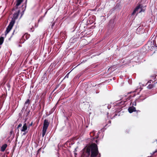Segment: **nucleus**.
<instances>
[{"instance_id": "f257e3e1", "label": "nucleus", "mask_w": 157, "mask_h": 157, "mask_svg": "<svg viewBox=\"0 0 157 157\" xmlns=\"http://www.w3.org/2000/svg\"><path fill=\"white\" fill-rule=\"evenodd\" d=\"M82 151L83 156L86 157H100L97 145L95 144L86 146Z\"/></svg>"}, {"instance_id": "f03ea898", "label": "nucleus", "mask_w": 157, "mask_h": 157, "mask_svg": "<svg viewBox=\"0 0 157 157\" xmlns=\"http://www.w3.org/2000/svg\"><path fill=\"white\" fill-rule=\"evenodd\" d=\"M20 12V10H19L17 11V12L13 14V17L12 18L11 21L10 22L9 25L6 28V30L5 32L6 35L12 29L14 25L15 22L16 20L18 18V16Z\"/></svg>"}, {"instance_id": "7ed1b4c3", "label": "nucleus", "mask_w": 157, "mask_h": 157, "mask_svg": "<svg viewBox=\"0 0 157 157\" xmlns=\"http://www.w3.org/2000/svg\"><path fill=\"white\" fill-rule=\"evenodd\" d=\"M24 0H16V4L15 6V8L16 9H17L18 8V7L20 5V4L23 2ZM27 0H26L25 2V5H23L22 6L21 8V10L22 11L21 15L23 14L24 11L25 10L26 6V3L27 2Z\"/></svg>"}, {"instance_id": "20e7f679", "label": "nucleus", "mask_w": 157, "mask_h": 157, "mask_svg": "<svg viewBox=\"0 0 157 157\" xmlns=\"http://www.w3.org/2000/svg\"><path fill=\"white\" fill-rule=\"evenodd\" d=\"M135 94H134L133 96L129 95L127 97V98H126V95H124L122 98V99L123 100L121 102H117L116 104L118 105H123L124 104L125 102L127 101V100H130L132 98L135 97Z\"/></svg>"}, {"instance_id": "39448f33", "label": "nucleus", "mask_w": 157, "mask_h": 157, "mask_svg": "<svg viewBox=\"0 0 157 157\" xmlns=\"http://www.w3.org/2000/svg\"><path fill=\"white\" fill-rule=\"evenodd\" d=\"M146 98V97H145L144 98H143V99H140L139 100L138 99H136V100L133 102H132V101H131V100H130L131 101V106H136V101H138V102H140L143 101L144 100L145 98Z\"/></svg>"}, {"instance_id": "423d86ee", "label": "nucleus", "mask_w": 157, "mask_h": 157, "mask_svg": "<svg viewBox=\"0 0 157 157\" xmlns=\"http://www.w3.org/2000/svg\"><path fill=\"white\" fill-rule=\"evenodd\" d=\"M114 26V19H111L110 20L109 23L108 27L109 28V29L111 30L113 29Z\"/></svg>"}, {"instance_id": "0eeeda50", "label": "nucleus", "mask_w": 157, "mask_h": 157, "mask_svg": "<svg viewBox=\"0 0 157 157\" xmlns=\"http://www.w3.org/2000/svg\"><path fill=\"white\" fill-rule=\"evenodd\" d=\"M49 125V123L48 122V120L46 119H45L44 122L43 129L47 130Z\"/></svg>"}, {"instance_id": "6e6552de", "label": "nucleus", "mask_w": 157, "mask_h": 157, "mask_svg": "<svg viewBox=\"0 0 157 157\" xmlns=\"http://www.w3.org/2000/svg\"><path fill=\"white\" fill-rule=\"evenodd\" d=\"M30 104V101L29 99H27L25 103L24 107L25 108V110H27Z\"/></svg>"}, {"instance_id": "1a4fd4ad", "label": "nucleus", "mask_w": 157, "mask_h": 157, "mask_svg": "<svg viewBox=\"0 0 157 157\" xmlns=\"http://www.w3.org/2000/svg\"><path fill=\"white\" fill-rule=\"evenodd\" d=\"M100 131H99L98 132V133H97V135H96L95 136V131H94L93 132H92L90 133V135L91 136H92V137L94 136L93 139H95V138L97 139L98 137V134L99 133H100Z\"/></svg>"}, {"instance_id": "9d476101", "label": "nucleus", "mask_w": 157, "mask_h": 157, "mask_svg": "<svg viewBox=\"0 0 157 157\" xmlns=\"http://www.w3.org/2000/svg\"><path fill=\"white\" fill-rule=\"evenodd\" d=\"M128 111L130 113H132L133 112H135L136 111V108L133 106L129 107L128 109Z\"/></svg>"}, {"instance_id": "9b49d317", "label": "nucleus", "mask_w": 157, "mask_h": 157, "mask_svg": "<svg viewBox=\"0 0 157 157\" xmlns=\"http://www.w3.org/2000/svg\"><path fill=\"white\" fill-rule=\"evenodd\" d=\"M140 5H139L137 6L135 8V9L133 10V12L132 13L131 15H134L135 13L136 12V11H137L138 10L140 9Z\"/></svg>"}, {"instance_id": "f8f14e48", "label": "nucleus", "mask_w": 157, "mask_h": 157, "mask_svg": "<svg viewBox=\"0 0 157 157\" xmlns=\"http://www.w3.org/2000/svg\"><path fill=\"white\" fill-rule=\"evenodd\" d=\"M151 46L150 47H151V48L152 49V47L153 48L154 46L157 47V44H156L155 41L153 40L150 43Z\"/></svg>"}, {"instance_id": "ddd939ff", "label": "nucleus", "mask_w": 157, "mask_h": 157, "mask_svg": "<svg viewBox=\"0 0 157 157\" xmlns=\"http://www.w3.org/2000/svg\"><path fill=\"white\" fill-rule=\"evenodd\" d=\"M7 146V145L6 144H4L1 147V151L4 152Z\"/></svg>"}, {"instance_id": "4468645a", "label": "nucleus", "mask_w": 157, "mask_h": 157, "mask_svg": "<svg viewBox=\"0 0 157 157\" xmlns=\"http://www.w3.org/2000/svg\"><path fill=\"white\" fill-rule=\"evenodd\" d=\"M27 128V127L26 123H25L22 128V129H21V131L22 132H25Z\"/></svg>"}, {"instance_id": "2eb2a0df", "label": "nucleus", "mask_w": 157, "mask_h": 157, "mask_svg": "<svg viewBox=\"0 0 157 157\" xmlns=\"http://www.w3.org/2000/svg\"><path fill=\"white\" fill-rule=\"evenodd\" d=\"M22 126V124H19V125H18L17 128L16 129H15V132H17V134H18V132H19V130L18 129V128H20V127H21Z\"/></svg>"}, {"instance_id": "dca6fc26", "label": "nucleus", "mask_w": 157, "mask_h": 157, "mask_svg": "<svg viewBox=\"0 0 157 157\" xmlns=\"http://www.w3.org/2000/svg\"><path fill=\"white\" fill-rule=\"evenodd\" d=\"M4 38L3 37H0V45H2L4 41Z\"/></svg>"}, {"instance_id": "f3484780", "label": "nucleus", "mask_w": 157, "mask_h": 157, "mask_svg": "<svg viewBox=\"0 0 157 157\" xmlns=\"http://www.w3.org/2000/svg\"><path fill=\"white\" fill-rule=\"evenodd\" d=\"M105 108H107L108 109H109L111 107V105L109 104H105L104 105Z\"/></svg>"}, {"instance_id": "a211bd4d", "label": "nucleus", "mask_w": 157, "mask_h": 157, "mask_svg": "<svg viewBox=\"0 0 157 157\" xmlns=\"http://www.w3.org/2000/svg\"><path fill=\"white\" fill-rule=\"evenodd\" d=\"M154 86V85L150 84L147 86V87L149 89H151Z\"/></svg>"}, {"instance_id": "6ab92c4d", "label": "nucleus", "mask_w": 157, "mask_h": 157, "mask_svg": "<svg viewBox=\"0 0 157 157\" xmlns=\"http://www.w3.org/2000/svg\"><path fill=\"white\" fill-rule=\"evenodd\" d=\"M46 131L47 130L42 129V136L43 137H44V136L45 135Z\"/></svg>"}, {"instance_id": "aec40b11", "label": "nucleus", "mask_w": 157, "mask_h": 157, "mask_svg": "<svg viewBox=\"0 0 157 157\" xmlns=\"http://www.w3.org/2000/svg\"><path fill=\"white\" fill-rule=\"evenodd\" d=\"M23 37L24 38L25 37L26 40L28 39V38L29 37V35L28 34H25L24 36Z\"/></svg>"}, {"instance_id": "412c9836", "label": "nucleus", "mask_w": 157, "mask_h": 157, "mask_svg": "<svg viewBox=\"0 0 157 157\" xmlns=\"http://www.w3.org/2000/svg\"><path fill=\"white\" fill-rule=\"evenodd\" d=\"M25 111H26L27 112V115H28L30 112V111L29 110V109H27V110H25Z\"/></svg>"}, {"instance_id": "4be33fe9", "label": "nucleus", "mask_w": 157, "mask_h": 157, "mask_svg": "<svg viewBox=\"0 0 157 157\" xmlns=\"http://www.w3.org/2000/svg\"><path fill=\"white\" fill-rule=\"evenodd\" d=\"M41 148H40V149H38V150L36 152H37V154H38L39 153V152L41 151Z\"/></svg>"}, {"instance_id": "5701e85b", "label": "nucleus", "mask_w": 157, "mask_h": 157, "mask_svg": "<svg viewBox=\"0 0 157 157\" xmlns=\"http://www.w3.org/2000/svg\"><path fill=\"white\" fill-rule=\"evenodd\" d=\"M140 9L141 10H140L139 11V13H140V12H144V9H142L141 7H140Z\"/></svg>"}, {"instance_id": "b1692460", "label": "nucleus", "mask_w": 157, "mask_h": 157, "mask_svg": "<svg viewBox=\"0 0 157 157\" xmlns=\"http://www.w3.org/2000/svg\"><path fill=\"white\" fill-rule=\"evenodd\" d=\"M70 72L67 73V75L65 76L64 77V78H68V76H69V74Z\"/></svg>"}, {"instance_id": "393cba45", "label": "nucleus", "mask_w": 157, "mask_h": 157, "mask_svg": "<svg viewBox=\"0 0 157 157\" xmlns=\"http://www.w3.org/2000/svg\"><path fill=\"white\" fill-rule=\"evenodd\" d=\"M129 132V129H127L125 131V132L126 133H128Z\"/></svg>"}, {"instance_id": "a878e982", "label": "nucleus", "mask_w": 157, "mask_h": 157, "mask_svg": "<svg viewBox=\"0 0 157 157\" xmlns=\"http://www.w3.org/2000/svg\"><path fill=\"white\" fill-rule=\"evenodd\" d=\"M13 130H12L11 131H10V136H11L12 135V134H13Z\"/></svg>"}, {"instance_id": "bb28decb", "label": "nucleus", "mask_w": 157, "mask_h": 157, "mask_svg": "<svg viewBox=\"0 0 157 157\" xmlns=\"http://www.w3.org/2000/svg\"><path fill=\"white\" fill-rule=\"evenodd\" d=\"M25 108L24 106L23 107V108H22V109L21 110V111L23 112L25 110Z\"/></svg>"}, {"instance_id": "cd10ccee", "label": "nucleus", "mask_w": 157, "mask_h": 157, "mask_svg": "<svg viewBox=\"0 0 157 157\" xmlns=\"http://www.w3.org/2000/svg\"><path fill=\"white\" fill-rule=\"evenodd\" d=\"M25 108L24 106L23 107V108H22V109L21 110V111L23 112L25 110Z\"/></svg>"}, {"instance_id": "c85d7f7f", "label": "nucleus", "mask_w": 157, "mask_h": 157, "mask_svg": "<svg viewBox=\"0 0 157 157\" xmlns=\"http://www.w3.org/2000/svg\"><path fill=\"white\" fill-rule=\"evenodd\" d=\"M152 81H151V80H150V81H148L147 82V83H151V82H152Z\"/></svg>"}, {"instance_id": "c756f323", "label": "nucleus", "mask_w": 157, "mask_h": 157, "mask_svg": "<svg viewBox=\"0 0 157 157\" xmlns=\"http://www.w3.org/2000/svg\"><path fill=\"white\" fill-rule=\"evenodd\" d=\"M74 154L75 155V156H76V155H77V154L76 152H74Z\"/></svg>"}, {"instance_id": "7c9ffc66", "label": "nucleus", "mask_w": 157, "mask_h": 157, "mask_svg": "<svg viewBox=\"0 0 157 157\" xmlns=\"http://www.w3.org/2000/svg\"><path fill=\"white\" fill-rule=\"evenodd\" d=\"M55 25V23H53L52 25V28L53 26Z\"/></svg>"}, {"instance_id": "2f4dec72", "label": "nucleus", "mask_w": 157, "mask_h": 157, "mask_svg": "<svg viewBox=\"0 0 157 157\" xmlns=\"http://www.w3.org/2000/svg\"><path fill=\"white\" fill-rule=\"evenodd\" d=\"M157 152V151H155L153 153H152V155L154 154H155V153L156 152Z\"/></svg>"}, {"instance_id": "473e14b6", "label": "nucleus", "mask_w": 157, "mask_h": 157, "mask_svg": "<svg viewBox=\"0 0 157 157\" xmlns=\"http://www.w3.org/2000/svg\"><path fill=\"white\" fill-rule=\"evenodd\" d=\"M136 112H140V111L139 110H136Z\"/></svg>"}, {"instance_id": "72a5a7b5", "label": "nucleus", "mask_w": 157, "mask_h": 157, "mask_svg": "<svg viewBox=\"0 0 157 157\" xmlns=\"http://www.w3.org/2000/svg\"><path fill=\"white\" fill-rule=\"evenodd\" d=\"M136 58H138V56H135L134 58V59H135Z\"/></svg>"}, {"instance_id": "f704fd0d", "label": "nucleus", "mask_w": 157, "mask_h": 157, "mask_svg": "<svg viewBox=\"0 0 157 157\" xmlns=\"http://www.w3.org/2000/svg\"><path fill=\"white\" fill-rule=\"evenodd\" d=\"M117 114L116 113H115V115H114V117H115V116H117Z\"/></svg>"}, {"instance_id": "c9c22d12", "label": "nucleus", "mask_w": 157, "mask_h": 157, "mask_svg": "<svg viewBox=\"0 0 157 157\" xmlns=\"http://www.w3.org/2000/svg\"><path fill=\"white\" fill-rule=\"evenodd\" d=\"M77 151V150H76V148H75V151L74 152H75L76 151Z\"/></svg>"}, {"instance_id": "e433bc0d", "label": "nucleus", "mask_w": 157, "mask_h": 157, "mask_svg": "<svg viewBox=\"0 0 157 157\" xmlns=\"http://www.w3.org/2000/svg\"><path fill=\"white\" fill-rule=\"evenodd\" d=\"M109 124H110L111 123V121H109Z\"/></svg>"}, {"instance_id": "4c0bfd02", "label": "nucleus", "mask_w": 157, "mask_h": 157, "mask_svg": "<svg viewBox=\"0 0 157 157\" xmlns=\"http://www.w3.org/2000/svg\"><path fill=\"white\" fill-rule=\"evenodd\" d=\"M32 124V123L31 124H29V126H31Z\"/></svg>"}, {"instance_id": "58836bf2", "label": "nucleus", "mask_w": 157, "mask_h": 157, "mask_svg": "<svg viewBox=\"0 0 157 157\" xmlns=\"http://www.w3.org/2000/svg\"><path fill=\"white\" fill-rule=\"evenodd\" d=\"M14 31H15V30H14L13 32V33H12V34H13V33H14Z\"/></svg>"}, {"instance_id": "ea45409f", "label": "nucleus", "mask_w": 157, "mask_h": 157, "mask_svg": "<svg viewBox=\"0 0 157 157\" xmlns=\"http://www.w3.org/2000/svg\"><path fill=\"white\" fill-rule=\"evenodd\" d=\"M25 133H24L23 134V135H25Z\"/></svg>"}, {"instance_id": "a19ab883", "label": "nucleus", "mask_w": 157, "mask_h": 157, "mask_svg": "<svg viewBox=\"0 0 157 157\" xmlns=\"http://www.w3.org/2000/svg\"><path fill=\"white\" fill-rule=\"evenodd\" d=\"M113 79H115V77H113Z\"/></svg>"}, {"instance_id": "79ce46f5", "label": "nucleus", "mask_w": 157, "mask_h": 157, "mask_svg": "<svg viewBox=\"0 0 157 157\" xmlns=\"http://www.w3.org/2000/svg\"><path fill=\"white\" fill-rule=\"evenodd\" d=\"M142 97V96H140V98H141Z\"/></svg>"}, {"instance_id": "37998d69", "label": "nucleus", "mask_w": 157, "mask_h": 157, "mask_svg": "<svg viewBox=\"0 0 157 157\" xmlns=\"http://www.w3.org/2000/svg\"><path fill=\"white\" fill-rule=\"evenodd\" d=\"M40 108H41V105H40Z\"/></svg>"}, {"instance_id": "c03bdc74", "label": "nucleus", "mask_w": 157, "mask_h": 157, "mask_svg": "<svg viewBox=\"0 0 157 157\" xmlns=\"http://www.w3.org/2000/svg\"><path fill=\"white\" fill-rule=\"evenodd\" d=\"M108 114H109V113H107V115H108Z\"/></svg>"}, {"instance_id": "a18cd8bd", "label": "nucleus", "mask_w": 157, "mask_h": 157, "mask_svg": "<svg viewBox=\"0 0 157 157\" xmlns=\"http://www.w3.org/2000/svg\"><path fill=\"white\" fill-rule=\"evenodd\" d=\"M96 143H97V140H96Z\"/></svg>"}, {"instance_id": "49530a36", "label": "nucleus", "mask_w": 157, "mask_h": 157, "mask_svg": "<svg viewBox=\"0 0 157 157\" xmlns=\"http://www.w3.org/2000/svg\"><path fill=\"white\" fill-rule=\"evenodd\" d=\"M122 96H121V98Z\"/></svg>"}, {"instance_id": "de8ad7c7", "label": "nucleus", "mask_w": 157, "mask_h": 157, "mask_svg": "<svg viewBox=\"0 0 157 157\" xmlns=\"http://www.w3.org/2000/svg\"><path fill=\"white\" fill-rule=\"evenodd\" d=\"M150 157V156H148V157Z\"/></svg>"}]
</instances>
